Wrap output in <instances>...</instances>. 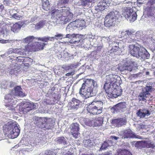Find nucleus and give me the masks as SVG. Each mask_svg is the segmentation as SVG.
Instances as JSON below:
<instances>
[{
    "mask_svg": "<svg viewBox=\"0 0 155 155\" xmlns=\"http://www.w3.org/2000/svg\"><path fill=\"white\" fill-rule=\"evenodd\" d=\"M79 127V124L77 123H73L71 125V132L74 138H77L80 134L79 132L80 129Z\"/></svg>",
    "mask_w": 155,
    "mask_h": 155,
    "instance_id": "nucleus-16",
    "label": "nucleus"
},
{
    "mask_svg": "<svg viewBox=\"0 0 155 155\" xmlns=\"http://www.w3.org/2000/svg\"><path fill=\"white\" fill-rule=\"evenodd\" d=\"M73 26L76 27V26L74 25V24L72 23H70L68 25V27H69V28H72Z\"/></svg>",
    "mask_w": 155,
    "mask_h": 155,
    "instance_id": "nucleus-54",
    "label": "nucleus"
},
{
    "mask_svg": "<svg viewBox=\"0 0 155 155\" xmlns=\"http://www.w3.org/2000/svg\"><path fill=\"white\" fill-rule=\"evenodd\" d=\"M107 96L110 98H116L122 94V90L120 86L114 84L113 87L104 89Z\"/></svg>",
    "mask_w": 155,
    "mask_h": 155,
    "instance_id": "nucleus-5",
    "label": "nucleus"
},
{
    "mask_svg": "<svg viewBox=\"0 0 155 155\" xmlns=\"http://www.w3.org/2000/svg\"><path fill=\"white\" fill-rule=\"evenodd\" d=\"M110 137L112 139H114L116 140H117L119 138V137L113 136H111Z\"/></svg>",
    "mask_w": 155,
    "mask_h": 155,
    "instance_id": "nucleus-53",
    "label": "nucleus"
},
{
    "mask_svg": "<svg viewBox=\"0 0 155 155\" xmlns=\"http://www.w3.org/2000/svg\"><path fill=\"white\" fill-rule=\"evenodd\" d=\"M122 15L127 19H130V21H134L137 19V15L130 7H124Z\"/></svg>",
    "mask_w": 155,
    "mask_h": 155,
    "instance_id": "nucleus-7",
    "label": "nucleus"
},
{
    "mask_svg": "<svg viewBox=\"0 0 155 155\" xmlns=\"http://www.w3.org/2000/svg\"><path fill=\"white\" fill-rule=\"evenodd\" d=\"M137 116L140 118H143L146 116H148L150 114L149 111L147 109H139L136 114Z\"/></svg>",
    "mask_w": 155,
    "mask_h": 155,
    "instance_id": "nucleus-24",
    "label": "nucleus"
},
{
    "mask_svg": "<svg viewBox=\"0 0 155 155\" xmlns=\"http://www.w3.org/2000/svg\"><path fill=\"white\" fill-rule=\"evenodd\" d=\"M19 50L18 48H15L13 49V53H15V54H19Z\"/></svg>",
    "mask_w": 155,
    "mask_h": 155,
    "instance_id": "nucleus-52",
    "label": "nucleus"
},
{
    "mask_svg": "<svg viewBox=\"0 0 155 155\" xmlns=\"http://www.w3.org/2000/svg\"><path fill=\"white\" fill-rule=\"evenodd\" d=\"M57 142L59 143L65 144L67 143L64 137H58L57 140Z\"/></svg>",
    "mask_w": 155,
    "mask_h": 155,
    "instance_id": "nucleus-38",
    "label": "nucleus"
},
{
    "mask_svg": "<svg viewBox=\"0 0 155 155\" xmlns=\"http://www.w3.org/2000/svg\"><path fill=\"white\" fill-rule=\"evenodd\" d=\"M153 75L155 76V71L153 72Z\"/></svg>",
    "mask_w": 155,
    "mask_h": 155,
    "instance_id": "nucleus-63",
    "label": "nucleus"
},
{
    "mask_svg": "<svg viewBox=\"0 0 155 155\" xmlns=\"http://www.w3.org/2000/svg\"><path fill=\"white\" fill-rule=\"evenodd\" d=\"M3 3L4 5H9L10 4V1L9 0H4Z\"/></svg>",
    "mask_w": 155,
    "mask_h": 155,
    "instance_id": "nucleus-50",
    "label": "nucleus"
},
{
    "mask_svg": "<svg viewBox=\"0 0 155 155\" xmlns=\"http://www.w3.org/2000/svg\"><path fill=\"white\" fill-rule=\"evenodd\" d=\"M4 7L2 5H0V11H2L4 9Z\"/></svg>",
    "mask_w": 155,
    "mask_h": 155,
    "instance_id": "nucleus-56",
    "label": "nucleus"
},
{
    "mask_svg": "<svg viewBox=\"0 0 155 155\" xmlns=\"http://www.w3.org/2000/svg\"><path fill=\"white\" fill-rule=\"evenodd\" d=\"M149 74V73L148 71H147L146 72V75H148Z\"/></svg>",
    "mask_w": 155,
    "mask_h": 155,
    "instance_id": "nucleus-61",
    "label": "nucleus"
},
{
    "mask_svg": "<svg viewBox=\"0 0 155 155\" xmlns=\"http://www.w3.org/2000/svg\"><path fill=\"white\" fill-rule=\"evenodd\" d=\"M51 18L57 23L64 24L69 22L72 19L73 14L69 7H64L58 9L51 8L49 12Z\"/></svg>",
    "mask_w": 155,
    "mask_h": 155,
    "instance_id": "nucleus-1",
    "label": "nucleus"
},
{
    "mask_svg": "<svg viewBox=\"0 0 155 155\" xmlns=\"http://www.w3.org/2000/svg\"><path fill=\"white\" fill-rule=\"evenodd\" d=\"M83 143L84 146L86 147H90L93 146L92 143L90 139L84 140Z\"/></svg>",
    "mask_w": 155,
    "mask_h": 155,
    "instance_id": "nucleus-37",
    "label": "nucleus"
},
{
    "mask_svg": "<svg viewBox=\"0 0 155 155\" xmlns=\"http://www.w3.org/2000/svg\"><path fill=\"white\" fill-rule=\"evenodd\" d=\"M3 130L5 135L12 139L17 137L20 133V130L16 124L12 122H8L5 124Z\"/></svg>",
    "mask_w": 155,
    "mask_h": 155,
    "instance_id": "nucleus-2",
    "label": "nucleus"
},
{
    "mask_svg": "<svg viewBox=\"0 0 155 155\" xmlns=\"http://www.w3.org/2000/svg\"><path fill=\"white\" fill-rule=\"evenodd\" d=\"M65 155H72L71 154H70L69 153H67Z\"/></svg>",
    "mask_w": 155,
    "mask_h": 155,
    "instance_id": "nucleus-62",
    "label": "nucleus"
},
{
    "mask_svg": "<svg viewBox=\"0 0 155 155\" xmlns=\"http://www.w3.org/2000/svg\"><path fill=\"white\" fill-rule=\"evenodd\" d=\"M110 3L109 0H101L97 5L98 9L101 10H103Z\"/></svg>",
    "mask_w": 155,
    "mask_h": 155,
    "instance_id": "nucleus-25",
    "label": "nucleus"
},
{
    "mask_svg": "<svg viewBox=\"0 0 155 155\" xmlns=\"http://www.w3.org/2000/svg\"><path fill=\"white\" fill-rule=\"evenodd\" d=\"M141 1V0H137V3L139 5H141L143 3L140 2V1Z\"/></svg>",
    "mask_w": 155,
    "mask_h": 155,
    "instance_id": "nucleus-58",
    "label": "nucleus"
},
{
    "mask_svg": "<svg viewBox=\"0 0 155 155\" xmlns=\"http://www.w3.org/2000/svg\"><path fill=\"white\" fill-rule=\"evenodd\" d=\"M21 27V25L18 23L14 24L11 27V30L14 32H17L19 30Z\"/></svg>",
    "mask_w": 155,
    "mask_h": 155,
    "instance_id": "nucleus-33",
    "label": "nucleus"
},
{
    "mask_svg": "<svg viewBox=\"0 0 155 155\" xmlns=\"http://www.w3.org/2000/svg\"><path fill=\"white\" fill-rule=\"evenodd\" d=\"M126 120L123 118L112 120L111 124L117 127H120L125 125L126 123Z\"/></svg>",
    "mask_w": 155,
    "mask_h": 155,
    "instance_id": "nucleus-21",
    "label": "nucleus"
},
{
    "mask_svg": "<svg viewBox=\"0 0 155 155\" xmlns=\"http://www.w3.org/2000/svg\"><path fill=\"white\" fill-rule=\"evenodd\" d=\"M72 72L68 73L65 74V75L66 76H69L71 75Z\"/></svg>",
    "mask_w": 155,
    "mask_h": 155,
    "instance_id": "nucleus-57",
    "label": "nucleus"
},
{
    "mask_svg": "<svg viewBox=\"0 0 155 155\" xmlns=\"http://www.w3.org/2000/svg\"><path fill=\"white\" fill-rule=\"evenodd\" d=\"M113 44L114 45L110 50V52L111 53H115L119 50V48L118 46V44L115 43L114 42L113 43Z\"/></svg>",
    "mask_w": 155,
    "mask_h": 155,
    "instance_id": "nucleus-36",
    "label": "nucleus"
},
{
    "mask_svg": "<svg viewBox=\"0 0 155 155\" xmlns=\"http://www.w3.org/2000/svg\"><path fill=\"white\" fill-rule=\"evenodd\" d=\"M140 143L141 146L144 148H152L153 149L155 147V144L149 139L145 140L139 141L138 142Z\"/></svg>",
    "mask_w": 155,
    "mask_h": 155,
    "instance_id": "nucleus-22",
    "label": "nucleus"
},
{
    "mask_svg": "<svg viewBox=\"0 0 155 155\" xmlns=\"http://www.w3.org/2000/svg\"><path fill=\"white\" fill-rule=\"evenodd\" d=\"M79 35V34H68L66 35V38H71V40H73V39H74L75 38H77L78 37V36Z\"/></svg>",
    "mask_w": 155,
    "mask_h": 155,
    "instance_id": "nucleus-40",
    "label": "nucleus"
},
{
    "mask_svg": "<svg viewBox=\"0 0 155 155\" xmlns=\"http://www.w3.org/2000/svg\"><path fill=\"white\" fill-rule=\"evenodd\" d=\"M19 54L21 55H24L26 54V51H28V52H30L28 50H27L26 49V46L25 47V49L24 48H19Z\"/></svg>",
    "mask_w": 155,
    "mask_h": 155,
    "instance_id": "nucleus-43",
    "label": "nucleus"
},
{
    "mask_svg": "<svg viewBox=\"0 0 155 155\" xmlns=\"http://www.w3.org/2000/svg\"><path fill=\"white\" fill-rule=\"evenodd\" d=\"M54 99L55 100H57V99H56L54 97Z\"/></svg>",
    "mask_w": 155,
    "mask_h": 155,
    "instance_id": "nucleus-64",
    "label": "nucleus"
},
{
    "mask_svg": "<svg viewBox=\"0 0 155 155\" xmlns=\"http://www.w3.org/2000/svg\"><path fill=\"white\" fill-rule=\"evenodd\" d=\"M77 27H81L84 26L85 24V22L84 21H80L76 22Z\"/></svg>",
    "mask_w": 155,
    "mask_h": 155,
    "instance_id": "nucleus-44",
    "label": "nucleus"
},
{
    "mask_svg": "<svg viewBox=\"0 0 155 155\" xmlns=\"http://www.w3.org/2000/svg\"><path fill=\"white\" fill-rule=\"evenodd\" d=\"M147 3L150 5H152L155 4V0H149Z\"/></svg>",
    "mask_w": 155,
    "mask_h": 155,
    "instance_id": "nucleus-48",
    "label": "nucleus"
},
{
    "mask_svg": "<svg viewBox=\"0 0 155 155\" xmlns=\"http://www.w3.org/2000/svg\"><path fill=\"white\" fill-rule=\"evenodd\" d=\"M103 106V103L102 102L93 101L90 102L87 105V110L90 115H97L102 112Z\"/></svg>",
    "mask_w": 155,
    "mask_h": 155,
    "instance_id": "nucleus-3",
    "label": "nucleus"
},
{
    "mask_svg": "<svg viewBox=\"0 0 155 155\" xmlns=\"http://www.w3.org/2000/svg\"><path fill=\"white\" fill-rule=\"evenodd\" d=\"M44 155H54V153L50 150L48 151Z\"/></svg>",
    "mask_w": 155,
    "mask_h": 155,
    "instance_id": "nucleus-49",
    "label": "nucleus"
},
{
    "mask_svg": "<svg viewBox=\"0 0 155 155\" xmlns=\"http://www.w3.org/2000/svg\"><path fill=\"white\" fill-rule=\"evenodd\" d=\"M94 0H80L81 5L82 6H88L90 3L92 2Z\"/></svg>",
    "mask_w": 155,
    "mask_h": 155,
    "instance_id": "nucleus-35",
    "label": "nucleus"
},
{
    "mask_svg": "<svg viewBox=\"0 0 155 155\" xmlns=\"http://www.w3.org/2000/svg\"><path fill=\"white\" fill-rule=\"evenodd\" d=\"M117 14L114 11L110 12L106 15L105 18L104 25L107 27H111L115 26L116 20L118 19Z\"/></svg>",
    "mask_w": 155,
    "mask_h": 155,
    "instance_id": "nucleus-6",
    "label": "nucleus"
},
{
    "mask_svg": "<svg viewBox=\"0 0 155 155\" xmlns=\"http://www.w3.org/2000/svg\"><path fill=\"white\" fill-rule=\"evenodd\" d=\"M12 17L14 18L17 20H20L22 17L17 13H15L12 15Z\"/></svg>",
    "mask_w": 155,
    "mask_h": 155,
    "instance_id": "nucleus-46",
    "label": "nucleus"
},
{
    "mask_svg": "<svg viewBox=\"0 0 155 155\" xmlns=\"http://www.w3.org/2000/svg\"><path fill=\"white\" fill-rule=\"evenodd\" d=\"M20 104L19 110L24 114H26L34 108L35 105L30 102L23 101Z\"/></svg>",
    "mask_w": 155,
    "mask_h": 155,
    "instance_id": "nucleus-9",
    "label": "nucleus"
},
{
    "mask_svg": "<svg viewBox=\"0 0 155 155\" xmlns=\"http://www.w3.org/2000/svg\"><path fill=\"white\" fill-rule=\"evenodd\" d=\"M153 11L154 13H155V6L154 7Z\"/></svg>",
    "mask_w": 155,
    "mask_h": 155,
    "instance_id": "nucleus-60",
    "label": "nucleus"
},
{
    "mask_svg": "<svg viewBox=\"0 0 155 155\" xmlns=\"http://www.w3.org/2000/svg\"><path fill=\"white\" fill-rule=\"evenodd\" d=\"M46 23V21L41 20L37 23L35 26V28L37 30H39L43 27Z\"/></svg>",
    "mask_w": 155,
    "mask_h": 155,
    "instance_id": "nucleus-32",
    "label": "nucleus"
},
{
    "mask_svg": "<svg viewBox=\"0 0 155 155\" xmlns=\"http://www.w3.org/2000/svg\"><path fill=\"white\" fill-rule=\"evenodd\" d=\"M46 45V44L45 43L35 42L33 44L32 43V45H29V44L26 47V49L29 51H36L43 50Z\"/></svg>",
    "mask_w": 155,
    "mask_h": 155,
    "instance_id": "nucleus-10",
    "label": "nucleus"
},
{
    "mask_svg": "<svg viewBox=\"0 0 155 155\" xmlns=\"http://www.w3.org/2000/svg\"><path fill=\"white\" fill-rule=\"evenodd\" d=\"M109 146L108 143L106 141H104L102 145L101 149H105Z\"/></svg>",
    "mask_w": 155,
    "mask_h": 155,
    "instance_id": "nucleus-45",
    "label": "nucleus"
},
{
    "mask_svg": "<svg viewBox=\"0 0 155 155\" xmlns=\"http://www.w3.org/2000/svg\"><path fill=\"white\" fill-rule=\"evenodd\" d=\"M106 83L104 87V89L113 87L114 84H117V83L120 85L122 82L120 77L115 74L109 75L106 76Z\"/></svg>",
    "mask_w": 155,
    "mask_h": 155,
    "instance_id": "nucleus-4",
    "label": "nucleus"
},
{
    "mask_svg": "<svg viewBox=\"0 0 155 155\" xmlns=\"http://www.w3.org/2000/svg\"><path fill=\"white\" fill-rule=\"evenodd\" d=\"M123 136L124 138H137L138 139L142 138L141 136L135 134L130 129L125 130L124 131Z\"/></svg>",
    "mask_w": 155,
    "mask_h": 155,
    "instance_id": "nucleus-19",
    "label": "nucleus"
},
{
    "mask_svg": "<svg viewBox=\"0 0 155 155\" xmlns=\"http://www.w3.org/2000/svg\"><path fill=\"white\" fill-rule=\"evenodd\" d=\"M69 0H60V1L62 4H66L68 3Z\"/></svg>",
    "mask_w": 155,
    "mask_h": 155,
    "instance_id": "nucleus-51",
    "label": "nucleus"
},
{
    "mask_svg": "<svg viewBox=\"0 0 155 155\" xmlns=\"http://www.w3.org/2000/svg\"><path fill=\"white\" fill-rule=\"evenodd\" d=\"M14 98V96L10 94H6L5 97L6 101L5 105L9 110H12L14 109L13 105L15 104V103Z\"/></svg>",
    "mask_w": 155,
    "mask_h": 155,
    "instance_id": "nucleus-11",
    "label": "nucleus"
},
{
    "mask_svg": "<svg viewBox=\"0 0 155 155\" xmlns=\"http://www.w3.org/2000/svg\"><path fill=\"white\" fill-rule=\"evenodd\" d=\"M132 33L131 31L129 30H126L125 32H122L121 33V36L123 38L127 39L128 38L130 37V36L132 34Z\"/></svg>",
    "mask_w": 155,
    "mask_h": 155,
    "instance_id": "nucleus-34",
    "label": "nucleus"
},
{
    "mask_svg": "<svg viewBox=\"0 0 155 155\" xmlns=\"http://www.w3.org/2000/svg\"><path fill=\"white\" fill-rule=\"evenodd\" d=\"M152 87L150 86H146L143 89L142 92L139 95V101H143L146 102L147 98L150 96V93L152 91Z\"/></svg>",
    "mask_w": 155,
    "mask_h": 155,
    "instance_id": "nucleus-8",
    "label": "nucleus"
},
{
    "mask_svg": "<svg viewBox=\"0 0 155 155\" xmlns=\"http://www.w3.org/2000/svg\"><path fill=\"white\" fill-rule=\"evenodd\" d=\"M80 103V101L75 98H73L70 102V105L74 109L77 108Z\"/></svg>",
    "mask_w": 155,
    "mask_h": 155,
    "instance_id": "nucleus-28",
    "label": "nucleus"
},
{
    "mask_svg": "<svg viewBox=\"0 0 155 155\" xmlns=\"http://www.w3.org/2000/svg\"><path fill=\"white\" fill-rule=\"evenodd\" d=\"M134 62H133L130 61V63H125L123 65L119 66V69L121 71L125 70L131 71H132L134 68Z\"/></svg>",
    "mask_w": 155,
    "mask_h": 155,
    "instance_id": "nucleus-20",
    "label": "nucleus"
},
{
    "mask_svg": "<svg viewBox=\"0 0 155 155\" xmlns=\"http://www.w3.org/2000/svg\"><path fill=\"white\" fill-rule=\"evenodd\" d=\"M126 108V103L124 102L119 103L114 106L111 109L113 113H116L123 112Z\"/></svg>",
    "mask_w": 155,
    "mask_h": 155,
    "instance_id": "nucleus-14",
    "label": "nucleus"
},
{
    "mask_svg": "<svg viewBox=\"0 0 155 155\" xmlns=\"http://www.w3.org/2000/svg\"><path fill=\"white\" fill-rule=\"evenodd\" d=\"M93 89L91 87H84L82 89L81 87L80 89L79 93L85 97L84 99V102H87L88 101L89 99L88 98L93 96Z\"/></svg>",
    "mask_w": 155,
    "mask_h": 155,
    "instance_id": "nucleus-12",
    "label": "nucleus"
},
{
    "mask_svg": "<svg viewBox=\"0 0 155 155\" xmlns=\"http://www.w3.org/2000/svg\"><path fill=\"white\" fill-rule=\"evenodd\" d=\"M16 60L18 62H24L25 60V61L26 60H32L31 59L29 58L24 57H16Z\"/></svg>",
    "mask_w": 155,
    "mask_h": 155,
    "instance_id": "nucleus-39",
    "label": "nucleus"
},
{
    "mask_svg": "<svg viewBox=\"0 0 155 155\" xmlns=\"http://www.w3.org/2000/svg\"><path fill=\"white\" fill-rule=\"evenodd\" d=\"M7 36V30L3 28H0V42L2 43H5L8 42V40H5L4 38H5Z\"/></svg>",
    "mask_w": 155,
    "mask_h": 155,
    "instance_id": "nucleus-23",
    "label": "nucleus"
},
{
    "mask_svg": "<svg viewBox=\"0 0 155 155\" xmlns=\"http://www.w3.org/2000/svg\"><path fill=\"white\" fill-rule=\"evenodd\" d=\"M14 89V94L15 95L20 97H24L26 96V94L22 91V89L20 86H17L15 87Z\"/></svg>",
    "mask_w": 155,
    "mask_h": 155,
    "instance_id": "nucleus-27",
    "label": "nucleus"
},
{
    "mask_svg": "<svg viewBox=\"0 0 155 155\" xmlns=\"http://www.w3.org/2000/svg\"><path fill=\"white\" fill-rule=\"evenodd\" d=\"M13 49L12 50H10L9 51H7V54H12V53H13Z\"/></svg>",
    "mask_w": 155,
    "mask_h": 155,
    "instance_id": "nucleus-55",
    "label": "nucleus"
},
{
    "mask_svg": "<svg viewBox=\"0 0 155 155\" xmlns=\"http://www.w3.org/2000/svg\"><path fill=\"white\" fill-rule=\"evenodd\" d=\"M143 47L140 48L136 45L132 44L129 45V52L130 54L134 57L139 58L140 55H141V49Z\"/></svg>",
    "mask_w": 155,
    "mask_h": 155,
    "instance_id": "nucleus-13",
    "label": "nucleus"
},
{
    "mask_svg": "<svg viewBox=\"0 0 155 155\" xmlns=\"http://www.w3.org/2000/svg\"><path fill=\"white\" fill-rule=\"evenodd\" d=\"M118 155H130V152L127 150H122L118 153Z\"/></svg>",
    "mask_w": 155,
    "mask_h": 155,
    "instance_id": "nucleus-42",
    "label": "nucleus"
},
{
    "mask_svg": "<svg viewBox=\"0 0 155 155\" xmlns=\"http://www.w3.org/2000/svg\"><path fill=\"white\" fill-rule=\"evenodd\" d=\"M141 55H140L139 58H142L148 59L150 57V54L147 51L146 49L144 48H142L141 49Z\"/></svg>",
    "mask_w": 155,
    "mask_h": 155,
    "instance_id": "nucleus-29",
    "label": "nucleus"
},
{
    "mask_svg": "<svg viewBox=\"0 0 155 155\" xmlns=\"http://www.w3.org/2000/svg\"><path fill=\"white\" fill-rule=\"evenodd\" d=\"M37 38H35L33 36H30L28 37H27L23 39V42L26 43H28V44L26 46L27 47L29 44V45H32V44H31V43L32 42L34 39L36 38L37 40H38L37 39Z\"/></svg>",
    "mask_w": 155,
    "mask_h": 155,
    "instance_id": "nucleus-30",
    "label": "nucleus"
},
{
    "mask_svg": "<svg viewBox=\"0 0 155 155\" xmlns=\"http://www.w3.org/2000/svg\"><path fill=\"white\" fill-rule=\"evenodd\" d=\"M95 82V81L92 79H87L85 82L82 84V89H83L84 87H91L93 88L94 87V84Z\"/></svg>",
    "mask_w": 155,
    "mask_h": 155,
    "instance_id": "nucleus-26",
    "label": "nucleus"
},
{
    "mask_svg": "<svg viewBox=\"0 0 155 155\" xmlns=\"http://www.w3.org/2000/svg\"><path fill=\"white\" fill-rule=\"evenodd\" d=\"M42 8L47 11L49 9L50 5L48 0H42Z\"/></svg>",
    "mask_w": 155,
    "mask_h": 155,
    "instance_id": "nucleus-31",
    "label": "nucleus"
},
{
    "mask_svg": "<svg viewBox=\"0 0 155 155\" xmlns=\"http://www.w3.org/2000/svg\"><path fill=\"white\" fill-rule=\"evenodd\" d=\"M25 66H28L29 65V63H26L25 64Z\"/></svg>",
    "mask_w": 155,
    "mask_h": 155,
    "instance_id": "nucleus-59",
    "label": "nucleus"
},
{
    "mask_svg": "<svg viewBox=\"0 0 155 155\" xmlns=\"http://www.w3.org/2000/svg\"><path fill=\"white\" fill-rule=\"evenodd\" d=\"M41 120L44 123H42V125L41 126V128L43 129L44 130L51 129H52L53 128L52 123L51 119L44 117Z\"/></svg>",
    "mask_w": 155,
    "mask_h": 155,
    "instance_id": "nucleus-17",
    "label": "nucleus"
},
{
    "mask_svg": "<svg viewBox=\"0 0 155 155\" xmlns=\"http://www.w3.org/2000/svg\"><path fill=\"white\" fill-rule=\"evenodd\" d=\"M79 36H78V37L77 38H75L74 39H73V41L72 40H71V41H72V43L75 44L76 43H78L80 41V38L79 37Z\"/></svg>",
    "mask_w": 155,
    "mask_h": 155,
    "instance_id": "nucleus-47",
    "label": "nucleus"
},
{
    "mask_svg": "<svg viewBox=\"0 0 155 155\" xmlns=\"http://www.w3.org/2000/svg\"><path fill=\"white\" fill-rule=\"evenodd\" d=\"M103 119L102 117H98L91 120H89L87 124L89 126L94 127L100 126L103 124Z\"/></svg>",
    "mask_w": 155,
    "mask_h": 155,
    "instance_id": "nucleus-18",
    "label": "nucleus"
},
{
    "mask_svg": "<svg viewBox=\"0 0 155 155\" xmlns=\"http://www.w3.org/2000/svg\"><path fill=\"white\" fill-rule=\"evenodd\" d=\"M63 37V35L61 34H58L55 35L54 37H50L49 36L43 37L41 38L39 37L37 38L38 41H40L44 42H48V41H54L55 39L56 40L62 39Z\"/></svg>",
    "mask_w": 155,
    "mask_h": 155,
    "instance_id": "nucleus-15",
    "label": "nucleus"
},
{
    "mask_svg": "<svg viewBox=\"0 0 155 155\" xmlns=\"http://www.w3.org/2000/svg\"><path fill=\"white\" fill-rule=\"evenodd\" d=\"M147 14L148 16L149 17L150 21L151 23H155V17L153 15V14L152 13H147Z\"/></svg>",
    "mask_w": 155,
    "mask_h": 155,
    "instance_id": "nucleus-41",
    "label": "nucleus"
}]
</instances>
